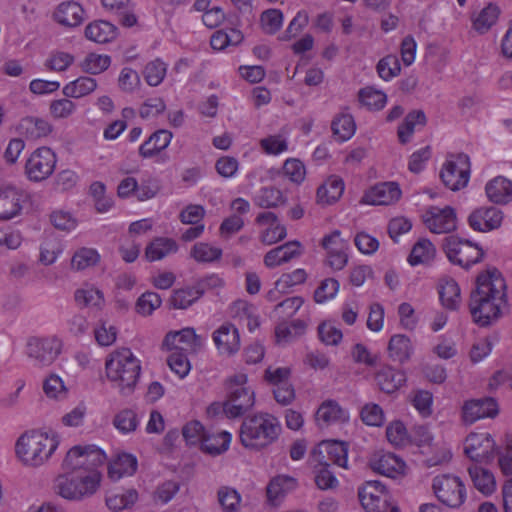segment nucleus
I'll use <instances>...</instances> for the list:
<instances>
[{"instance_id": "1", "label": "nucleus", "mask_w": 512, "mask_h": 512, "mask_svg": "<svg viewBox=\"0 0 512 512\" xmlns=\"http://www.w3.org/2000/svg\"><path fill=\"white\" fill-rule=\"evenodd\" d=\"M506 282L496 268H488L476 279V289L471 292L469 311L472 320L480 327L493 324L507 304Z\"/></svg>"}, {"instance_id": "2", "label": "nucleus", "mask_w": 512, "mask_h": 512, "mask_svg": "<svg viewBox=\"0 0 512 512\" xmlns=\"http://www.w3.org/2000/svg\"><path fill=\"white\" fill-rule=\"evenodd\" d=\"M106 376L120 394L133 393L141 374L140 361L128 348L112 352L105 363Z\"/></svg>"}, {"instance_id": "3", "label": "nucleus", "mask_w": 512, "mask_h": 512, "mask_svg": "<svg viewBox=\"0 0 512 512\" xmlns=\"http://www.w3.org/2000/svg\"><path fill=\"white\" fill-rule=\"evenodd\" d=\"M281 432L278 420L268 413L246 417L240 427V442L251 450L260 451L275 442Z\"/></svg>"}, {"instance_id": "4", "label": "nucleus", "mask_w": 512, "mask_h": 512, "mask_svg": "<svg viewBox=\"0 0 512 512\" xmlns=\"http://www.w3.org/2000/svg\"><path fill=\"white\" fill-rule=\"evenodd\" d=\"M59 445L56 435L42 431H31L23 434L16 443L19 459L28 466L42 465L54 453Z\"/></svg>"}, {"instance_id": "5", "label": "nucleus", "mask_w": 512, "mask_h": 512, "mask_svg": "<svg viewBox=\"0 0 512 512\" xmlns=\"http://www.w3.org/2000/svg\"><path fill=\"white\" fill-rule=\"evenodd\" d=\"M101 481V474L92 472L90 475L69 473L60 475L54 484L55 492L68 500H81L93 495Z\"/></svg>"}, {"instance_id": "6", "label": "nucleus", "mask_w": 512, "mask_h": 512, "mask_svg": "<svg viewBox=\"0 0 512 512\" xmlns=\"http://www.w3.org/2000/svg\"><path fill=\"white\" fill-rule=\"evenodd\" d=\"M105 453L95 445L74 446L66 454L63 468L72 473L90 475L99 473L97 468L104 464Z\"/></svg>"}, {"instance_id": "7", "label": "nucleus", "mask_w": 512, "mask_h": 512, "mask_svg": "<svg viewBox=\"0 0 512 512\" xmlns=\"http://www.w3.org/2000/svg\"><path fill=\"white\" fill-rule=\"evenodd\" d=\"M443 249L451 263L466 269L480 262L484 256L482 248L477 244L454 235L444 239Z\"/></svg>"}, {"instance_id": "8", "label": "nucleus", "mask_w": 512, "mask_h": 512, "mask_svg": "<svg viewBox=\"0 0 512 512\" xmlns=\"http://www.w3.org/2000/svg\"><path fill=\"white\" fill-rule=\"evenodd\" d=\"M432 488L438 500L450 508H459L465 501V486L457 476L438 475L433 479Z\"/></svg>"}, {"instance_id": "9", "label": "nucleus", "mask_w": 512, "mask_h": 512, "mask_svg": "<svg viewBox=\"0 0 512 512\" xmlns=\"http://www.w3.org/2000/svg\"><path fill=\"white\" fill-rule=\"evenodd\" d=\"M62 350V342L56 336L31 337L26 344V353L36 366L51 365Z\"/></svg>"}, {"instance_id": "10", "label": "nucleus", "mask_w": 512, "mask_h": 512, "mask_svg": "<svg viewBox=\"0 0 512 512\" xmlns=\"http://www.w3.org/2000/svg\"><path fill=\"white\" fill-rule=\"evenodd\" d=\"M57 155L49 147H40L33 151L25 163V175L32 182L48 179L55 170Z\"/></svg>"}, {"instance_id": "11", "label": "nucleus", "mask_w": 512, "mask_h": 512, "mask_svg": "<svg viewBox=\"0 0 512 512\" xmlns=\"http://www.w3.org/2000/svg\"><path fill=\"white\" fill-rule=\"evenodd\" d=\"M469 175L470 164L466 154H458L447 160L440 173L444 185L453 191L465 187L469 181Z\"/></svg>"}, {"instance_id": "12", "label": "nucleus", "mask_w": 512, "mask_h": 512, "mask_svg": "<svg viewBox=\"0 0 512 512\" xmlns=\"http://www.w3.org/2000/svg\"><path fill=\"white\" fill-rule=\"evenodd\" d=\"M235 381L237 385L235 388L231 389L229 397L223 405L225 414L232 418L243 415L254 405L253 391L243 386L246 382V376H236Z\"/></svg>"}, {"instance_id": "13", "label": "nucleus", "mask_w": 512, "mask_h": 512, "mask_svg": "<svg viewBox=\"0 0 512 512\" xmlns=\"http://www.w3.org/2000/svg\"><path fill=\"white\" fill-rule=\"evenodd\" d=\"M422 220L429 231L435 234L450 233L457 228L456 212L451 206H430L423 213Z\"/></svg>"}, {"instance_id": "14", "label": "nucleus", "mask_w": 512, "mask_h": 512, "mask_svg": "<svg viewBox=\"0 0 512 512\" xmlns=\"http://www.w3.org/2000/svg\"><path fill=\"white\" fill-rule=\"evenodd\" d=\"M203 345L201 336L197 335L195 330L190 327L180 331L169 332L163 341V346L169 351H181L186 354L197 353Z\"/></svg>"}, {"instance_id": "15", "label": "nucleus", "mask_w": 512, "mask_h": 512, "mask_svg": "<svg viewBox=\"0 0 512 512\" xmlns=\"http://www.w3.org/2000/svg\"><path fill=\"white\" fill-rule=\"evenodd\" d=\"M494 450L495 442L489 433H470L465 440L464 452L472 461L489 462Z\"/></svg>"}, {"instance_id": "16", "label": "nucleus", "mask_w": 512, "mask_h": 512, "mask_svg": "<svg viewBox=\"0 0 512 512\" xmlns=\"http://www.w3.org/2000/svg\"><path fill=\"white\" fill-rule=\"evenodd\" d=\"M212 339L221 355H235L241 347L240 334L236 326L225 322L212 334Z\"/></svg>"}, {"instance_id": "17", "label": "nucleus", "mask_w": 512, "mask_h": 512, "mask_svg": "<svg viewBox=\"0 0 512 512\" xmlns=\"http://www.w3.org/2000/svg\"><path fill=\"white\" fill-rule=\"evenodd\" d=\"M497 414V402L491 397L466 401L462 408L463 420L469 424L482 418L495 417Z\"/></svg>"}, {"instance_id": "18", "label": "nucleus", "mask_w": 512, "mask_h": 512, "mask_svg": "<svg viewBox=\"0 0 512 512\" xmlns=\"http://www.w3.org/2000/svg\"><path fill=\"white\" fill-rule=\"evenodd\" d=\"M369 466L374 472L390 478L404 474L405 462L393 453H376L369 460Z\"/></svg>"}, {"instance_id": "19", "label": "nucleus", "mask_w": 512, "mask_h": 512, "mask_svg": "<svg viewBox=\"0 0 512 512\" xmlns=\"http://www.w3.org/2000/svg\"><path fill=\"white\" fill-rule=\"evenodd\" d=\"M502 212L495 207L479 208L468 217L469 226L479 232H488L501 226Z\"/></svg>"}, {"instance_id": "20", "label": "nucleus", "mask_w": 512, "mask_h": 512, "mask_svg": "<svg viewBox=\"0 0 512 512\" xmlns=\"http://www.w3.org/2000/svg\"><path fill=\"white\" fill-rule=\"evenodd\" d=\"M297 486L298 481L292 476L281 474L273 477L266 487L268 503L273 506L280 505L286 495L294 491Z\"/></svg>"}, {"instance_id": "21", "label": "nucleus", "mask_w": 512, "mask_h": 512, "mask_svg": "<svg viewBox=\"0 0 512 512\" xmlns=\"http://www.w3.org/2000/svg\"><path fill=\"white\" fill-rule=\"evenodd\" d=\"M22 195L14 186L0 187V221L16 217L22 210Z\"/></svg>"}, {"instance_id": "22", "label": "nucleus", "mask_w": 512, "mask_h": 512, "mask_svg": "<svg viewBox=\"0 0 512 512\" xmlns=\"http://www.w3.org/2000/svg\"><path fill=\"white\" fill-rule=\"evenodd\" d=\"M438 293L444 308L456 311L461 305V291L458 283L449 276H443L438 282Z\"/></svg>"}, {"instance_id": "23", "label": "nucleus", "mask_w": 512, "mask_h": 512, "mask_svg": "<svg viewBox=\"0 0 512 512\" xmlns=\"http://www.w3.org/2000/svg\"><path fill=\"white\" fill-rule=\"evenodd\" d=\"M53 18L62 26L76 27L84 20V9L74 1L63 2L56 8Z\"/></svg>"}, {"instance_id": "24", "label": "nucleus", "mask_w": 512, "mask_h": 512, "mask_svg": "<svg viewBox=\"0 0 512 512\" xmlns=\"http://www.w3.org/2000/svg\"><path fill=\"white\" fill-rule=\"evenodd\" d=\"M348 419L347 411L335 400L324 401L316 411V422L320 427L346 422Z\"/></svg>"}, {"instance_id": "25", "label": "nucleus", "mask_w": 512, "mask_h": 512, "mask_svg": "<svg viewBox=\"0 0 512 512\" xmlns=\"http://www.w3.org/2000/svg\"><path fill=\"white\" fill-rule=\"evenodd\" d=\"M300 243L290 241L268 251L264 256V264L273 268L301 255Z\"/></svg>"}, {"instance_id": "26", "label": "nucleus", "mask_w": 512, "mask_h": 512, "mask_svg": "<svg viewBox=\"0 0 512 512\" xmlns=\"http://www.w3.org/2000/svg\"><path fill=\"white\" fill-rule=\"evenodd\" d=\"M401 196L399 186L394 182H385L376 185L365 195L367 203L373 205H389L397 201Z\"/></svg>"}, {"instance_id": "27", "label": "nucleus", "mask_w": 512, "mask_h": 512, "mask_svg": "<svg viewBox=\"0 0 512 512\" xmlns=\"http://www.w3.org/2000/svg\"><path fill=\"white\" fill-rule=\"evenodd\" d=\"M486 194L488 199L496 204H507L512 200V182L498 176L487 183Z\"/></svg>"}, {"instance_id": "28", "label": "nucleus", "mask_w": 512, "mask_h": 512, "mask_svg": "<svg viewBox=\"0 0 512 512\" xmlns=\"http://www.w3.org/2000/svg\"><path fill=\"white\" fill-rule=\"evenodd\" d=\"M178 251V244L172 238L157 237L152 240L145 248V258L149 262H154L165 258Z\"/></svg>"}, {"instance_id": "29", "label": "nucleus", "mask_w": 512, "mask_h": 512, "mask_svg": "<svg viewBox=\"0 0 512 512\" xmlns=\"http://www.w3.org/2000/svg\"><path fill=\"white\" fill-rule=\"evenodd\" d=\"M414 351L410 338L404 334L393 335L388 342L389 357L399 363L408 361Z\"/></svg>"}, {"instance_id": "30", "label": "nucleus", "mask_w": 512, "mask_h": 512, "mask_svg": "<svg viewBox=\"0 0 512 512\" xmlns=\"http://www.w3.org/2000/svg\"><path fill=\"white\" fill-rule=\"evenodd\" d=\"M117 28L110 22L98 20L85 28V37L96 43H107L115 39Z\"/></svg>"}, {"instance_id": "31", "label": "nucleus", "mask_w": 512, "mask_h": 512, "mask_svg": "<svg viewBox=\"0 0 512 512\" xmlns=\"http://www.w3.org/2000/svg\"><path fill=\"white\" fill-rule=\"evenodd\" d=\"M172 139V133L168 130L154 132L139 148V154L143 158H151L168 147Z\"/></svg>"}, {"instance_id": "32", "label": "nucleus", "mask_w": 512, "mask_h": 512, "mask_svg": "<svg viewBox=\"0 0 512 512\" xmlns=\"http://www.w3.org/2000/svg\"><path fill=\"white\" fill-rule=\"evenodd\" d=\"M435 255L436 248L434 244L429 239L421 238L412 247L408 262L412 266L429 264L434 260Z\"/></svg>"}, {"instance_id": "33", "label": "nucleus", "mask_w": 512, "mask_h": 512, "mask_svg": "<svg viewBox=\"0 0 512 512\" xmlns=\"http://www.w3.org/2000/svg\"><path fill=\"white\" fill-rule=\"evenodd\" d=\"M27 138L35 140L47 136L52 128L48 121L37 117H25L18 126Z\"/></svg>"}, {"instance_id": "34", "label": "nucleus", "mask_w": 512, "mask_h": 512, "mask_svg": "<svg viewBox=\"0 0 512 512\" xmlns=\"http://www.w3.org/2000/svg\"><path fill=\"white\" fill-rule=\"evenodd\" d=\"M343 191V180L337 176H331L317 189V200L322 204H331L341 197Z\"/></svg>"}, {"instance_id": "35", "label": "nucleus", "mask_w": 512, "mask_h": 512, "mask_svg": "<svg viewBox=\"0 0 512 512\" xmlns=\"http://www.w3.org/2000/svg\"><path fill=\"white\" fill-rule=\"evenodd\" d=\"M136 469V458L131 454L122 453L110 463L108 475L112 480H118L124 475H132Z\"/></svg>"}, {"instance_id": "36", "label": "nucleus", "mask_w": 512, "mask_h": 512, "mask_svg": "<svg viewBox=\"0 0 512 512\" xmlns=\"http://www.w3.org/2000/svg\"><path fill=\"white\" fill-rule=\"evenodd\" d=\"M230 442L231 434L226 431L208 432L201 443V449L207 454L219 455L228 450Z\"/></svg>"}, {"instance_id": "37", "label": "nucleus", "mask_w": 512, "mask_h": 512, "mask_svg": "<svg viewBox=\"0 0 512 512\" xmlns=\"http://www.w3.org/2000/svg\"><path fill=\"white\" fill-rule=\"evenodd\" d=\"M471 480L477 490L485 495H489L495 490L494 475L489 471L477 465L468 468Z\"/></svg>"}, {"instance_id": "38", "label": "nucleus", "mask_w": 512, "mask_h": 512, "mask_svg": "<svg viewBox=\"0 0 512 512\" xmlns=\"http://www.w3.org/2000/svg\"><path fill=\"white\" fill-rule=\"evenodd\" d=\"M138 493L135 489L111 492L106 497V505L112 511L119 512L135 504Z\"/></svg>"}, {"instance_id": "39", "label": "nucleus", "mask_w": 512, "mask_h": 512, "mask_svg": "<svg viewBox=\"0 0 512 512\" xmlns=\"http://www.w3.org/2000/svg\"><path fill=\"white\" fill-rule=\"evenodd\" d=\"M97 88L94 78L82 76L68 83L63 88V94L70 98H81L92 93Z\"/></svg>"}, {"instance_id": "40", "label": "nucleus", "mask_w": 512, "mask_h": 512, "mask_svg": "<svg viewBox=\"0 0 512 512\" xmlns=\"http://www.w3.org/2000/svg\"><path fill=\"white\" fill-rule=\"evenodd\" d=\"M376 381L383 392L392 393L402 385L405 378L402 373L387 367L376 374Z\"/></svg>"}, {"instance_id": "41", "label": "nucleus", "mask_w": 512, "mask_h": 512, "mask_svg": "<svg viewBox=\"0 0 512 512\" xmlns=\"http://www.w3.org/2000/svg\"><path fill=\"white\" fill-rule=\"evenodd\" d=\"M426 124V116L422 110H414L408 113L404 122L398 127V138L403 144L407 143L414 133L415 126Z\"/></svg>"}, {"instance_id": "42", "label": "nucleus", "mask_w": 512, "mask_h": 512, "mask_svg": "<svg viewBox=\"0 0 512 512\" xmlns=\"http://www.w3.org/2000/svg\"><path fill=\"white\" fill-rule=\"evenodd\" d=\"M255 205L260 208H275L285 202L282 192L273 186L263 187L253 199Z\"/></svg>"}, {"instance_id": "43", "label": "nucleus", "mask_w": 512, "mask_h": 512, "mask_svg": "<svg viewBox=\"0 0 512 512\" xmlns=\"http://www.w3.org/2000/svg\"><path fill=\"white\" fill-rule=\"evenodd\" d=\"M304 331L305 324L301 320H295L291 323H280L275 329L276 341L279 344L289 343L302 335Z\"/></svg>"}, {"instance_id": "44", "label": "nucleus", "mask_w": 512, "mask_h": 512, "mask_svg": "<svg viewBox=\"0 0 512 512\" xmlns=\"http://www.w3.org/2000/svg\"><path fill=\"white\" fill-rule=\"evenodd\" d=\"M331 128L339 140L346 141L354 135L356 125L351 115L341 114L332 121Z\"/></svg>"}, {"instance_id": "45", "label": "nucleus", "mask_w": 512, "mask_h": 512, "mask_svg": "<svg viewBox=\"0 0 512 512\" xmlns=\"http://www.w3.org/2000/svg\"><path fill=\"white\" fill-rule=\"evenodd\" d=\"M200 294L196 285L193 287H185L173 292L171 296V304L176 309H186L195 303L199 298Z\"/></svg>"}, {"instance_id": "46", "label": "nucleus", "mask_w": 512, "mask_h": 512, "mask_svg": "<svg viewBox=\"0 0 512 512\" xmlns=\"http://www.w3.org/2000/svg\"><path fill=\"white\" fill-rule=\"evenodd\" d=\"M74 298L80 307H100L104 301L102 292L94 287L76 290Z\"/></svg>"}, {"instance_id": "47", "label": "nucleus", "mask_w": 512, "mask_h": 512, "mask_svg": "<svg viewBox=\"0 0 512 512\" xmlns=\"http://www.w3.org/2000/svg\"><path fill=\"white\" fill-rule=\"evenodd\" d=\"M190 254L197 262L208 263L219 260L222 250L208 243L199 242L192 247Z\"/></svg>"}, {"instance_id": "48", "label": "nucleus", "mask_w": 512, "mask_h": 512, "mask_svg": "<svg viewBox=\"0 0 512 512\" xmlns=\"http://www.w3.org/2000/svg\"><path fill=\"white\" fill-rule=\"evenodd\" d=\"M218 503L224 512H236L239 509L241 496L237 490L222 486L217 492Z\"/></svg>"}, {"instance_id": "49", "label": "nucleus", "mask_w": 512, "mask_h": 512, "mask_svg": "<svg viewBox=\"0 0 512 512\" xmlns=\"http://www.w3.org/2000/svg\"><path fill=\"white\" fill-rule=\"evenodd\" d=\"M110 64V56L90 53L82 61L81 68L86 73L96 75L107 70Z\"/></svg>"}, {"instance_id": "50", "label": "nucleus", "mask_w": 512, "mask_h": 512, "mask_svg": "<svg viewBox=\"0 0 512 512\" xmlns=\"http://www.w3.org/2000/svg\"><path fill=\"white\" fill-rule=\"evenodd\" d=\"M499 16V9L497 6L489 4L481 10L478 16L473 21L474 28L480 32L485 33L492 25H494Z\"/></svg>"}, {"instance_id": "51", "label": "nucleus", "mask_w": 512, "mask_h": 512, "mask_svg": "<svg viewBox=\"0 0 512 512\" xmlns=\"http://www.w3.org/2000/svg\"><path fill=\"white\" fill-rule=\"evenodd\" d=\"M139 421L136 413L131 409H123L113 419L114 427L123 434L133 432L138 427Z\"/></svg>"}, {"instance_id": "52", "label": "nucleus", "mask_w": 512, "mask_h": 512, "mask_svg": "<svg viewBox=\"0 0 512 512\" xmlns=\"http://www.w3.org/2000/svg\"><path fill=\"white\" fill-rule=\"evenodd\" d=\"M283 13L279 9H268L262 12L260 24L262 30L273 35L280 30L283 24Z\"/></svg>"}, {"instance_id": "53", "label": "nucleus", "mask_w": 512, "mask_h": 512, "mask_svg": "<svg viewBox=\"0 0 512 512\" xmlns=\"http://www.w3.org/2000/svg\"><path fill=\"white\" fill-rule=\"evenodd\" d=\"M359 100L369 109L380 110L385 106L387 96L382 91L366 87L360 90Z\"/></svg>"}, {"instance_id": "54", "label": "nucleus", "mask_w": 512, "mask_h": 512, "mask_svg": "<svg viewBox=\"0 0 512 512\" xmlns=\"http://www.w3.org/2000/svg\"><path fill=\"white\" fill-rule=\"evenodd\" d=\"M167 71L166 64L160 59L149 62L144 69V78L148 85L158 86L162 83Z\"/></svg>"}, {"instance_id": "55", "label": "nucleus", "mask_w": 512, "mask_h": 512, "mask_svg": "<svg viewBox=\"0 0 512 512\" xmlns=\"http://www.w3.org/2000/svg\"><path fill=\"white\" fill-rule=\"evenodd\" d=\"M328 460L335 465L347 468L348 444L340 441H333L325 445Z\"/></svg>"}, {"instance_id": "56", "label": "nucleus", "mask_w": 512, "mask_h": 512, "mask_svg": "<svg viewBox=\"0 0 512 512\" xmlns=\"http://www.w3.org/2000/svg\"><path fill=\"white\" fill-rule=\"evenodd\" d=\"M400 70V62L398 57L395 55H388L382 58L377 64V72L385 81H389L396 77L400 73Z\"/></svg>"}, {"instance_id": "57", "label": "nucleus", "mask_w": 512, "mask_h": 512, "mask_svg": "<svg viewBox=\"0 0 512 512\" xmlns=\"http://www.w3.org/2000/svg\"><path fill=\"white\" fill-rule=\"evenodd\" d=\"M167 363L170 369L181 379L187 376L191 369L187 354L181 351H171Z\"/></svg>"}, {"instance_id": "58", "label": "nucleus", "mask_w": 512, "mask_h": 512, "mask_svg": "<svg viewBox=\"0 0 512 512\" xmlns=\"http://www.w3.org/2000/svg\"><path fill=\"white\" fill-rule=\"evenodd\" d=\"M99 261V255L96 250L91 248H82L78 250L71 260V266L76 270H83L95 265Z\"/></svg>"}, {"instance_id": "59", "label": "nucleus", "mask_w": 512, "mask_h": 512, "mask_svg": "<svg viewBox=\"0 0 512 512\" xmlns=\"http://www.w3.org/2000/svg\"><path fill=\"white\" fill-rule=\"evenodd\" d=\"M43 391L47 397L52 399H63L67 394L63 380L56 374H51L45 379Z\"/></svg>"}, {"instance_id": "60", "label": "nucleus", "mask_w": 512, "mask_h": 512, "mask_svg": "<svg viewBox=\"0 0 512 512\" xmlns=\"http://www.w3.org/2000/svg\"><path fill=\"white\" fill-rule=\"evenodd\" d=\"M161 297L156 292L143 293L136 302V311L142 315H150L160 307Z\"/></svg>"}, {"instance_id": "61", "label": "nucleus", "mask_w": 512, "mask_h": 512, "mask_svg": "<svg viewBox=\"0 0 512 512\" xmlns=\"http://www.w3.org/2000/svg\"><path fill=\"white\" fill-rule=\"evenodd\" d=\"M207 433L208 431L204 429L199 421H191L182 429L183 437L189 445H201Z\"/></svg>"}, {"instance_id": "62", "label": "nucleus", "mask_w": 512, "mask_h": 512, "mask_svg": "<svg viewBox=\"0 0 512 512\" xmlns=\"http://www.w3.org/2000/svg\"><path fill=\"white\" fill-rule=\"evenodd\" d=\"M339 290V282L334 278L323 280L314 292V299L317 303H323L332 299Z\"/></svg>"}, {"instance_id": "63", "label": "nucleus", "mask_w": 512, "mask_h": 512, "mask_svg": "<svg viewBox=\"0 0 512 512\" xmlns=\"http://www.w3.org/2000/svg\"><path fill=\"white\" fill-rule=\"evenodd\" d=\"M387 494L385 486L378 480L365 482L358 492L361 504L370 501L375 497H381L382 495Z\"/></svg>"}, {"instance_id": "64", "label": "nucleus", "mask_w": 512, "mask_h": 512, "mask_svg": "<svg viewBox=\"0 0 512 512\" xmlns=\"http://www.w3.org/2000/svg\"><path fill=\"white\" fill-rule=\"evenodd\" d=\"M413 406L424 417L432 414L433 395L427 390H417L412 398Z\"/></svg>"}]
</instances>
